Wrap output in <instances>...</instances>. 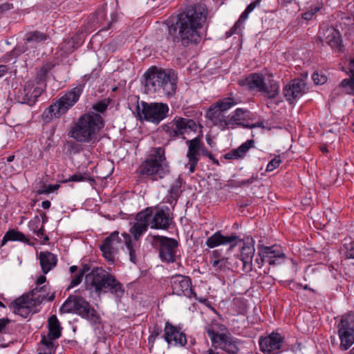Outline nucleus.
<instances>
[{"label":"nucleus","mask_w":354,"mask_h":354,"mask_svg":"<svg viewBox=\"0 0 354 354\" xmlns=\"http://www.w3.org/2000/svg\"><path fill=\"white\" fill-rule=\"evenodd\" d=\"M207 16V9L204 4L197 3L185 6L165 21L167 40L183 47L198 45L202 39L201 30Z\"/></svg>","instance_id":"nucleus-1"},{"label":"nucleus","mask_w":354,"mask_h":354,"mask_svg":"<svg viewBox=\"0 0 354 354\" xmlns=\"http://www.w3.org/2000/svg\"><path fill=\"white\" fill-rule=\"evenodd\" d=\"M145 86L148 91L160 93L167 97L176 94L178 74L174 69L151 66L144 73Z\"/></svg>","instance_id":"nucleus-2"},{"label":"nucleus","mask_w":354,"mask_h":354,"mask_svg":"<svg viewBox=\"0 0 354 354\" xmlns=\"http://www.w3.org/2000/svg\"><path fill=\"white\" fill-rule=\"evenodd\" d=\"M104 127V121L102 115L90 111L77 119L68 134L77 142L88 143L96 138Z\"/></svg>","instance_id":"nucleus-3"},{"label":"nucleus","mask_w":354,"mask_h":354,"mask_svg":"<svg viewBox=\"0 0 354 354\" xmlns=\"http://www.w3.org/2000/svg\"><path fill=\"white\" fill-rule=\"evenodd\" d=\"M91 74L84 75L80 81L73 88L67 91L55 103L46 109L43 116L46 119L51 120L53 118H59L65 114L79 100L82 95L87 81L90 80Z\"/></svg>","instance_id":"nucleus-4"},{"label":"nucleus","mask_w":354,"mask_h":354,"mask_svg":"<svg viewBox=\"0 0 354 354\" xmlns=\"http://www.w3.org/2000/svg\"><path fill=\"white\" fill-rule=\"evenodd\" d=\"M169 172L162 147L153 148L148 158L140 165V174L150 176L153 180L163 178Z\"/></svg>","instance_id":"nucleus-5"},{"label":"nucleus","mask_w":354,"mask_h":354,"mask_svg":"<svg viewBox=\"0 0 354 354\" xmlns=\"http://www.w3.org/2000/svg\"><path fill=\"white\" fill-rule=\"evenodd\" d=\"M64 313H74L88 321L92 325L100 323L101 317L97 312L82 297L70 295L59 308Z\"/></svg>","instance_id":"nucleus-6"},{"label":"nucleus","mask_w":354,"mask_h":354,"mask_svg":"<svg viewBox=\"0 0 354 354\" xmlns=\"http://www.w3.org/2000/svg\"><path fill=\"white\" fill-rule=\"evenodd\" d=\"M152 239L151 244L158 250L162 262L173 263L180 260V244L176 239L160 235L153 236Z\"/></svg>","instance_id":"nucleus-7"},{"label":"nucleus","mask_w":354,"mask_h":354,"mask_svg":"<svg viewBox=\"0 0 354 354\" xmlns=\"http://www.w3.org/2000/svg\"><path fill=\"white\" fill-rule=\"evenodd\" d=\"M198 124L193 119L175 116L174 119L162 126L163 131L171 140H185V135L190 132L196 133Z\"/></svg>","instance_id":"nucleus-8"},{"label":"nucleus","mask_w":354,"mask_h":354,"mask_svg":"<svg viewBox=\"0 0 354 354\" xmlns=\"http://www.w3.org/2000/svg\"><path fill=\"white\" fill-rule=\"evenodd\" d=\"M140 106L141 109L139 105L137 106L138 117L140 121L145 120L155 124H158L168 116L169 108L165 103H148L142 101Z\"/></svg>","instance_id":"nucleus-9"},{"label":"nucleus","mask_w":354,"mask_h":354,"mask_svg":"<svg viewBox=\"0 0 354 354\" xmlns=\"http://www.w3.org/2000/svg\"><path fill=\"white\" fill-rule=\"evenodd\" d=\"M249 113L247 109L237 108L227 116L221 115L218 121L214 122V124L218 125L222 131L234 129L237 127L252 129L260 127L259 124L250 125L245 123Z\"/></svg>","instance_id":"nucleus-10"},{"label":"nucleus","mask_w":354,"mask_h":354,"mask_svg":"<svg viewBox=\"0 0 354 354\" xmlns=\"http://www.w3.org/2000/svg\"><path fill=\"white\" fill-rule=\"evenodd\" d=\"M171 287L173 293L178 296H185L188 298L194 297L200 303L209 306L214 313H217L214 307L209 304L208 299L204 297L198 298L193 288L192 279L187 276L181 274L172 277L171 279Z\"/></svg>","instance_id":"nucleus-11"},{"label":"nucleus","mask_w":354,"mask_h":354,"mask_svg":"<svg viewBox=\"0 0 354 354\" xmlns=\"http://www.w3.org/2000/svg\"><path fill=\"white\" fill-rule=\"evenodd\" d=\"M286 258V254L280 245L274 244L271 246L259 245L254 262L259 268H261L265 263L272 266H278Z\"/></svg>","instance_id":"nucleus-12"},{"label":"nucleus","mask_w":354,"mask_h":354,"mask_svg":"<svg viewBox=\"0 0 354 354\" xmlns=\"http://www.w3.org/2000/svg\"><path fill=\"white\" fill-rule=\"evenodd\" d=\"M337 333L340 339L339 347L347 351L354 344V315L344 314L337 324Z\"/></svg>","instance_id":"nucleus-13"},{"label":"nucleus","mask_w":354,"mask_h":354,"mask_svg":"<svg viewBox=\"0 0 354 354\" xmlns=\"http://www.w3.org/2000/svg\"><path fill=\"white\" fill-rule=\"evenodd\" d=\"M113 274L101 267L91 268V272L85 277L86 284L89 290L100 294L105 289Z\"/></svg>","instance_id":"nucleus-14"},{"label":"nucleus","mask_w":354,"mask_h":354,"mask_svg":"<svg viewBox=\"0 0 354 354\" xmlns=\"http://www.w3.org/2000/svg\"><path fill=\"white\" fill-rule=\"evenodd\" d=\"M207 335L215 348H218L229 354L239 353L238 339L231 336L230 334L214 333L212 330H209Z\"/></svg>","instance_id":"nucleus-15"},{"label":"nucleus","mask_w":354,"mask_h":354,"mask_svg":"<svg viewBox=\"0 0 354 354\" xmlns=\"http://www.w3.org/2000/svg\"><path fill=\"white\" fill-rule=\"evenodd\" d=\"M152 216V207H147L136 214L135 222L129 230L135 241H139L147 231L149 226L151 227Z\"/></svg>","instance_id":"nucleus-16"},{"label":"nucleus","mask_w":354,"mask_h":354,"mask_svg":"<svg viewBox=\"0 0 354 354\" xmlns=\"http://www.w3.org/2000/svg\"><path fill=\"white\" fill-rule=\"evenodd\" d=\"M239 103V97H234L231 93L230 95L223 97L212 104L207 109L206 117L212 121H218L221 117V112H225Z\"/></svg>","instance_id":"nucleus-17"},{"label":"nucleus","mask_w":354,"mask_h":354,"mask_svg":"<svg viewBox=\"0 0 354 354\" xmlns=\"http://www.w3.org/2000/svg\"><path fill=\"white\" fill-rule=\"evenodd\" d=\"M240 243H242V245L239 249L237 258L243 263V271L249 273L253 269L252 260L255 253V241L252 236H248L242 239Z\"/></svg>","instance_id":"nucleus-18"},{"label":"nucleus","mask_w":354,"mask_h":354,"mask_svg":"<svg viewBox=\"0 0 354 354\" xmlns=\"http://www.w3.org/2000/svg\"><path fill=\"white\" fill-rule=\"evenodd\" d=\"M284 337L277 332H272L259 339V349L263 353L279 354L282 352L281 346Z\"/></svg>","instance_id":"nucleus-19"},{"label":"nucleus","mask_w":354,"mask_h":354,"mask_svg":"<svg viewBox=\"0 0 354 354\" xmlns=\"http://www.w3.org/2000/svg\"><path fill=\"white\" fill-rule=\"evenodd\" d=\"M202 138V135H198L194 138L186 141L188 147L186 157L188 162L185 167L191 174L195 171L200 160L201 147H203Z\"/></svg>","instance_id":"nucleus-20"},{"label":"nucleus","mask_w":354,"mask_h":354,"mask_svg":"<svg viewBox=\"0 0 354 354\" xmlns=\"http://www.w3.org/2000/svg\"><path fill=\"white\" fill-rule=\"evenodd\" d=\"M306 84L301 78H295L283 88V96L289 105L295 104L306 93Z\"/></svg>","instance_id":"nucleus-21"},{"label":"nucleus","mask_w":354,"mask_h":354,"mask_svg":"<svg viewBox=\"0 0 354 354\" xmlns=\"http://www.w3.org/2000/svg\"><path fill=\"white\" fill-rule=\"evenodd\" d=\"M164 333L162 337L168 344H173L175 346H185L187 343L185 333L182 330L181 327L175 326L169 321L165 324Z\"/></svg>","instance_id":"nucleus-22"},{"label":"nucleus","mask_w":354,"mask_h":354,"mask_svg":"<svg viewBox=\"0 0 354 354\" xmlns=\"http://www.w3.org/2000/svg\"><path fill=\"white\" fill-rule=\"evenodd\" d=\"M241 241L242 239L235 232L231 233L230 236H225L222 233L221 230H218L206 239L205 245L209 248L229 245L230 249L232 250Z\"/></svg>","instance_id":"nucleus-23"},{"label":"nucleus","mask_w":354,"mask_h":354,"mask_svg":"<svg viewBox=\"0 0 354 354\" xmlns=\"http://www.w3.org/2000/svg\"><path fill=\"white\" fill-rule=\"evenodd\" d=\"M43 89L35 86L34 81L28 80L24 84V88L17 94V100L19 103L32 106L41 95Z\"/></svg>","instance_id":"nucleus-24"},{"label":"nucleus","mask_w":354,"mask_h":354,"mask_svg":"<svg viewBox=\"0 0 354 354\" xmlns=\"http://www.w3.org/2000/svg\"><path fill=\"white\" fill-rule=\"evenodd\" d=\"M170 209L167 207H152L151 228L155 230H167L169 228L172 218L169 215Z\"/></svg>","instance_id":"nucleus-25"},{"label":"nucleus","mask_w":354,"mask_h":354,"mask_svg":"<svg viewBox=\"0 0 354 354\" xmlns=\"http://www.w3.org/2000/svg\"><path fill=\"white\" fill-rule=\"evenodd\" d=\"M121 242L119 232L114 231L106 237L100 245L103 257L109 264L114 263V247Z\"/></svg>","instance_id":"nucleus-26"},{"label":"nucleus","mask_w":354,"mask_h":354,"mask_svg":"<svg viewBox=\"0 0 354 354\" xmlns=\"http://www.w3.org/2000/svg\"><path fill=\"white\" fill-rule=\"evenodd\" d=\"M48 335H42L41 339H45L48 346H52L54 340L59 339L62 336V327L55 315H52L48 319Z\"/></svg>","instance_id":"nucleus-27"},{"label":"nucleus","mask_w":354,"mask_h":354,"mask_svg":"<svg viewBox=\"0 0 354 354\" xmlns=\"http://www.w3.org/2000/svg\"><path fill=\"white\" fill-rule=\"evenodd\" d=\"M265 77L261 73H252L239 81V85L246 86L250 91H256L260 92L264 86Z\"/></svg>","instance_id":"nucleus-28"},{"label":"nucleus","mask_w":354,"mask_h":354,"mask_svg":"<svg viewBox=\"0 0 354 354\" xmlns=\"http://www.w3.org/2000/svg\"><path fill=\"white\" fill-rule=\"evenodd\" d=\"M50 286L48 284L42 286L35 287L30 291L32 301L35 305H39L41 303L48 301H52L55 299V293L50 295Z\"/></svg>","instance_id":"nucleus-29"},{"label":"nucleus","mask_w":354,"mask_h":354,"mask_svg":"<svg viewBox=\"0 0 354 354\" xmlns=\"http://www.w3.org/2000/svg\"><path fill=\"white\" fill-rule=\"evenodd\" d=\"M10 308L13 309V313L26 319L30 313V301L28 297H19L10 303Z\"/></svg>","instance_id":"nucleus-30"},{"label":"nucleus","mask_w":354,"mask_h":354,"mask_svg":"<svg viewBox=\"0 0 354 354\" xmlns=\"http://www.w3.org/2000/svg\"><path fill=\"white\" fill-rule=\"evenodd\" d=\"M41 271L44 274H48L57 264V257L49 251H41L38 254Z\"/></svg>","instance_id":"nucleus-31"},{"label":"nucleus","mask_w":354,"mask_h":354,"mask_svg":"<svg viewBox=\"0 0 354 354\" xmlns=\"http://www.w3.org/2000/svg\"><path fill=\"white\" fill-rule=\"evenodd\" d=\"M254 147V140H247L245 142L242 143L239 147L233 149L228 153L224 155V158L227 160H237L243 158L247 152L252 147Z\"/></svg>","instance_id":"nucleus-32"},{"label":"nucleus","mask_w":354,"mask_h":354,"mask_svg":"<svg viewBox=\"0 0 354 354\" xmlns=\"http://www.w3.org/2000/svg\"><path fill=\"white\" fill-rule=\"evenodd\" d=\"M48 35L39 30L27 32L24 36V42L29 46V48H35L37 46L47 40Z\"/></svg>","instance_id":"nucleus-33"},{"label":"nucleus","mask_w":354,"mask_h":354,"mask_svg":"<svg viewBox=\"0 0 354 354\" xmlns=\"http://www.w3.org/2000/svg\"><path fill=\"white\" fill-rule=\"evenodd\" d=\"M124 292L123 284L113 274L102 293H110L117 299H121Z\"/></svg>","instance_id":"nucleus-34"},{"label":"nucleus","mask_w":354,"mask_h":354,"mask_svg":"<svg viewBox=\"0 0 354 354\" xmlns=\"http://www.w3.org/2000/svg\"><path fill=\"white\" fill-rule=\"evenodd\" d=\"M326 36L325 37L326 43L331 48L341 51L342 49V41L339 31L335 28H328L326 30Z\"/></svg>","instance_id":"nucleus-35"},{"label":"nucleus","mask_w":354,"mask_h":354,"mask_svg":"<svg viewBox=\"0 0 354 354\" xmlns=\"http://www.w3.org/2000/svg\"><path fill=\"white\" fill-rule=\"evenodd\" d=\"M279 82L274 80H271L268 81V84L266 82L264 83L263 90H261L259 93L263 94L268 100H274L279 94Z\"/></svg>","instance_id":"nucleus-36"},{"label":"nucleus","mask_w":354,"mask_h":354,"mask_svg":"<svg viewBox=\"0 0 354 354\" xmlns=\"http://www.w3.org/2000/svg\"><path fill=\"white\" fill-rule=\"evenodd\" d=\"M341 254L348 259H354V239H344L340 247Z\"/></svg>","instance_id":"nucleus-37"},{"label":"nucleus","mask_w":354,"mask_h":354,"mask_svg":"<svg viewBox=\"0 0 354 354\" xmlns=\"http://www.w3.org/2000/svg\"><path fill=\"white\" fill-rule=\"evenodd\" d=\"M55 64L52 62H46L37 71L35 80L37 84L45 82L50 71L53 68Z\"/></svg>","instance_id":"nucleus-38"},{"label":"nucleus","mask_w":354,"mask_h":354,"mask_svg":"<svg viewBox=\"0 0 354 354\" xmlns=\"http://www.w3.org/2000/svg\"><path fill=\"white\" fill-rule=\"evenodd\" d=\"M122 236L124 239V244L129 252V259L132 263H136L137 261V257L136 254L135 244L132 241L131 236L127 232L122 233Z\"/></svg>","instance_id":"nucleus-39"},{"label":"nucleus","mask_w":354,"mask_h":354,"mask_svg":"<svg viewBox=\"0 0 354 354\" xmlns=\"http://www.w3.org/2000/svg\"><path fill=\"white\" fill-rule=\"evenodd\" d=\"M83 181H88L91 183H95V179L91 176V175L87 172L84 173H77L72 176H71L69 178L63 179L62 180H59L60 183H67L68 182H83Z\"/></svg>","instance_id":"nucleus-40"},{"label":"nucleus","mask_w":354,"mask_h":354,"mask_svg":"<svg viewBox=\"0 0 354 354\" xmlns=\"http://www.w3.org/2000/svg\"><path fill=\"white\" fill-rule=\"evenodd\" d=\"M90 272L91 265L84 264L82 268L78 273L74 274L73 276H71V283L70 286H68V288H72L75 286H78L82 282L84 275H86L87 273H89Z\"/></svg>","instance_id":"nucleus-41"},{"label":"nucleus","mask_w":354,"mask_h":354,"mask_svg":"<svg viewBox=\"0 0 354 354\" xmlns=\"http://www.w3.org/2000/svg\"><path fill=\"white\" fill-rule=\"evenodd\" d=\"M6 233L8 235L10 241H20L30 245H32L26 235L17 230L11 229Z\"/></svg>","instance_id":"nucleus-42"},{"label":"nucleus","mask_w":354,"mask_h":354,"mask_svg":"<svg viewBox=\"0 0 354 354\" xmlns=\"http://www.w3.org/2000/svg\"><path fill=\"white\" fill-rule=\"evenodd\" d=\"M150 335L148 337V344L150 348H153L156 339L162 334V328L161 326L156 324L152 328H149Z\"/></svg>","instance_id":"nucleus-43"},{"label":"nucleus","mask_w":354,"mask_h":354,"mask_svg":"<svg viewBox=\"0 0 354 354\" xmlns=\"http://www.w3.org/2000/svg\"><path fill=\"white\" fill-rule=\"evenodd\" d=\"M322 8L323 4L322 3L311 5L308 10L302 13V18L306 21L311 20L313 17L322 9Z\"/></svg>","instance_id":"nucleus-44"},{"label":"nucleus","mask_w":354,"mask_h":354,"mask_svg":"<svg viewBox=\"0 0 354 354\" xmlns=\"http://www.w3.org/2000/svg\"><path fill=\"white\" fill-rule=\"evenodd\" d=\"M259 178V175L257 173L252 174L250 178L244 180H234L232 181V185L235 187H243L245 186H248L252 184L254 182L257 180Z\"/></svg>","instance_id":"nucleus-45"},{"label":"nucleus","mask_w":354,"mask_h":354,"mask_svg":"<svg viewBox=\"0 0 354 354\" xmlns=\"http://www.w3.org/2000/svg\"><path fill=\"white\" fill-rule=\"evenodd\" d=\"M29 46L25 43L23 44L17 45L10 53L7 54L10 59L17 58L21 54L27 52L29 50Z\"/></svg>","instance_id":"nucleus-46"},{"label":"nucleus","mask_w":354,"mask_h":354,"mask_svg":"<svg viewBox=\"0 0 354 354\" xmlns=\"http://www.w3.org/2000/svg\"><path fill=\"white\" fill-rule=\"evenodd\" d=\"M209 330H212L214 333H219L218 331H227V328L224 324L218 323L216 320H212L210 324L205 327V331L207 334Z\"/></svg>","instance_id":"nucleus-47"},{"label":"nucleus","mask_w":354,"mask_h":354,"mask_svg":"<svg viewBox=\"0 0 354 354\" xmlns=\"http://www.w3.org/2000/svg\"><path fill=\"white\" fill-rule=\"evenodd\" d=\"M339 86L346 89V93L354 95V77L350 76L349 78L344 79Z\"/></svg>","instance_id":"nucleus-48"},{"label":"nucleus","mask_w":354,"mask_h":354,"mask_svg":"<svg viewBox=\"0 0 354 354\" xmlns=\"http://www.w3.org/2000/svg\"><path fill=\"white\" fill-rule=\"evenodd\" d=\"M180 185H178L177 184L172 185L170 187L169 192L168 202L171 204L172 203H174L176 204L178 199V197L180 196Z\"/></svg>","instance_id":"nucleus-49"},{"label":"nucleus","mask_w":354,"mask_h":354,"mask_svg":"<svg viewBox=\"0 0 354 354\" xmlns=\"http://www.w3.org/2000/svg\"><path fill=\"white\" fill-rule=\"evenodd\" d=\"M60 187V183L59 181L58 183L55 185H46L43 184L41 187L37 190V194L39 195L42 194H49L50 193H53L56 191H57Z\"/></svg>","instance_id":"nucleus-50"},{"label":"nucleus","mask_w":354,"mask_h":354,"mask_svg":"<svg viewBox=\"0 0 354 354\" xmlns=\"http://www.w3.org/2000/svg\"><path fill=\"white\" fill-rule=\"evenodd\" d=\"M212 266L217 271H225L229 268L228 258L223 257L219 260H215L212 262Z\"/></svg>","instance_id":"nucleus-51"},{"label":"nucleus","mask_w":354,"mask_h":354,"mask_svg":"<svg viewBox=\"0 0 354 354\" xmlns=\"http://www.w3.org/2000/svg\"><path fill=\"white\" fill-rule=\"evenodd\" d=\"M234 304L238 313L245 315L248 310V306L245 299L243 298H236Z\"/></svg>","instance_id":"nucleus-52"},{"label":"nucleus","mask_w":354,"mask_h":354,"mask_svg":"<svg viewBox=\"0 0 354 354\" xmlns=\"http://www.w3.org/2000/svg\"><path fill=\"white\" fill-rule=\"evenodd\" d=\"M41 344L44 346L42 351H40L38 354H55L57 346L55 344H52V346H48L46 339H41Z\"/></svg>","instance_id":"nucleus-53"},{"label":"nucleus","mask_w":354,"mask_h":354,"mask_svg":"<svg viewBox=\"0 0 354 354\" xmlns=\"http://www.w3.org/2000/svg\"><path fill=\"white\" fill-rule=\"evenodd\" d=\"M281 163L280 155L276 156L272 158L266 166V171L270 172L278 168Z\"/></svg>","instance_id":"nucleus-54"},{"label":"nucleus","mask_w":354,"mask_h":354,"mask_svg":"<svg viewBox=\"0 0 354 354\" xmlns=\"http://www.w3.org/2000/svg\"><path fill=\"white\" fill-rule=\"evenodd\" d=\"M109 102L106 100H102L93 105V109L98 113H104L109 106Z\"/></svg>","instance_id":"nucleus-55"},{"label":"nucleus","mask_w":354,"mask_h":354,"mask_svg":"<svg viewBox=\"0 0 354 354\" xmlns=\"http://www.w3.org/2000/svg\"><path fill=\"white\" fill-rule=\"evenodd\" d=\"M312 79L315 84L322 85L327 81V77L325 75H319L317 72H314L312 75Z\"/></svg>","instance_id":"nucleus-56"},{"label":"nucleus","mask_w":354,"mask_h":354,"mask_svg":"<svg viewBox=\"0 0 354 354\" xmlns=\"http://www.w3.org/2000/svg\"><path fill=\"white\" fill-rule=\"evenodd\" d=\"M40 221L38 216H35L33 219H32L29 223L28 226L33 232H36L40 227Z\"/></svg>","instance_id":"nucleus-57"},{"label":"nucleus","mask_w":354,"mask_h":354,"mask_svg":"<svg viewBox=\"0 0 354 354\" xmlns=\"http://www.w3.org/2000/svg\"><path fill=\"white\" fill-rule=\"evenodd\" d=\"M34 233L40 239H43V240L46 242L49 240V237L48 235L45 234L44 226L43 224L40 225V227Z\"/></svg>","instance_id":"nucleus-58"},{"label":"nucleus","mask_w":354,"mask_h":354,"mask_svg":"<svg viewBox=\"0 0 354 354\" xmlns=\"http://www.w3.org/2000/svg\"><path fill=\"white\" fill-rule=\"evenodd\" d=\"M223 257L221 256V250H214L209 256L210 263L212 264L214 261L219 260V259H222Z\"/></svg>","instance_id":"nucleus-59"},{"label":"nucleus","mask_w":354,"mask_h":354,"mask_svg":"<svg viewBox=\"0 0 354 354\" xmlns=\"http://www.w3.org/2000/svg\"><path fill=\"white\" fill-rule=\"evenodd\" d=\"M250 12H247L245 10L240 15L239 19L235 22V24L241 28L242 24L248 18Z\"/></svg>","instance_id":"nucleus-60"},{"label":"nucleus","mask_w":354,"mask_h":354,"mask_svg":"<svg viewBox=\"0 0 354 354\" xmlns=\"http://www.w3.org/2000/svg\"><path fill=\"white\" fill-rule=\"evenodd\" d=\"M261 2V0L253 1L246 7L245 10L247 11V12H252L255 8L259 7L260 6Z\"/></svg>","instance_id":"nucleus-61"},{"label":"nucleus","mask_w":354,"mask_h":354,"mask_svg":"<svg viewBox=\"0 0 354 354\" xmlns=\"http://www.w3.org/2000/svg\"><path fill=\"white\" fill-rule=\"evenodd\" d=\"M241 28H239L235 24L234 26L225 32V36L227 38L230 37L234 34H238Z\"/></svg>","instance_id":"nucleus-62"},{"label":"nucleus","mask_w":354,"mask_h":354,"mask_svg":"<svg viewBox=\"0 0 354 354\" xmlns=\"http://www.w3.org/2000/svg\"><path fill=\"white\" fill-rule=\"evenodd\" d=\"M10 322L8 318H1L0 319V333H1L6 327V326Z\"/></svg>","instance_id":"nucleus-63"},{"label":"nucleus","mask_w":354,"mask_h":354,"mask_svg":"<svg viewBox=\"0 0 354 354\" xmlns=\"http://www.w3.org/2000/svg\"><path fill=\"white\" fill-rule=\"evenodd\" d=\"M46 281V277H45L44 274L43 275H40L35 282L36 287L42 286Z\"/></svg>","instance_id":"nucleus-64"}]
</instances>
